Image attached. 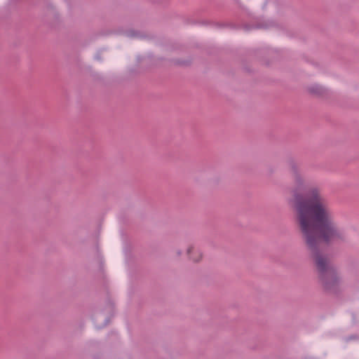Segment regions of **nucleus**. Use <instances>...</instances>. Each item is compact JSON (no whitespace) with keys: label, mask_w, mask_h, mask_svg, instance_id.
Here are the masks:
<instances>
[{"label":"nucleus","mask_w":359,"mask_h":359,"mask_svg":"<svg viewBox=\"0 0 359 359\" xmlns=\"http://www.w3.org/2000/svg\"><path fill=\"white\" fill-rule=\"evenodd\" d=\"M293 187L288 203L294 213V222L309 251L318 275L335 269L328 257L320 252L322 242L330 245L346 241L344 233L334 222L332 209L318 185L309 184L298 167L292 165Z\"/></svg>","instance_id":"nucleus-1"},{"label":"nucleus","mask_w":359,"mask_h":359,"mask_svg":"<svg viewBox=\"0 0 359 359\" xmlns=\"http://www.w3.org/2000/svg\"><path fill=\"white\" fill-rule=\"evenodd\" d=\"M325 275L324 280L322 276L318 277L321 286L327 292L336 293L338 291L339 283V278L336 269L330 271V272L326 273Z\"/></svg>","instance_id":"nucleus-2"},{"label":"nucleus","mask_w":359,"mask_h":359,"mask_svg":"<svg viewBox=\"0 0 359 359\" xmlns=\"http://www.w3.org/2000/svg\"><path fill=\"white\" fill-rule=\"evenodd\" d=\"M187 254L189 255V259L196 263L201 262L203 258L202 252L198 250H195L193 246L188 247Z\"/></svg>","instance_id":"nucleus-3"},{"label":"nucleus","mask_w":359,"mask_h":359,"mask_svg":"<svg viewBox=\"0 0 359 359\" xmlns=\"http://www.w3.org/2000/svg\"><path fill=\"white\" fill-rule=\"evenodd\" d=\"M309 93L316 96H322L326 93L325 88L320 85H312L307 88Z\"/></svg>","instance_id":"nucleus-4"}]
</instances>
